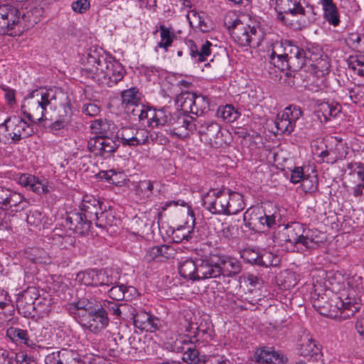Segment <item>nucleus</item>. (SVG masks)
Here are the masks:
<instances>
[{"mask_svg":"<svg viewBox=\"0 0 364 364\" xmlns=\"http://www.w3.org/2000/svg\"><path fill=\"white\" fill-rule=\"evenodd\" d=\"M245 227L254 231L264 229V212L259 208H250L243 215Z\"/></svg>","mask_w":364,"mask_h":364,"instance_id":"4be33fe9","label":"nucleus"},{"mask_svg":"<svg viewBox=\"0 0 364 364\" xmlns=\"http://www.w3.org/2000/svg\"><path fill=\"white\" fill-rule=\"evenodd\" d=\"M208 109V99L204 96L196 95L195 94L193 104V112H191V113L196 114V116H199Z\"/></svg>","mask_w":364,"mask_h":364,"instance_id":"09e8293b","label":"nucleus"},{"mask_svg":"<svg viewBox=\"0 0 364 364\" xmlns=\"http://www.w3.org/2000/svg\"><path fill=\"white\" fill-rule=\"evenodd\" d=\"M20 12L15 7L9 5L0 6V33L13 30L20 20Z\"/></svg>","mask_w":364,"mask_h":364,"instance_id":"f3484780","label":"nucleus"},{"mask_svg":"<svg viewBox=\"0 0 364 364\" xmlns=\"http://www.w3.org/2000/svg\"><path fill=\"white\" fill-rule=\"evenodd\" d=\"M331 302L335 303V306L341 311H348L347 316H352L359 309V304L357 303L351 302L350 301H343L342 300H338L336 301L331 300Z\"/></svg>","mask_w":364,"mask_h":364,"instance_id":"3c124183","label":"nucleus"},{"mask_svg":"<svg viewBox=\"0 0 364 364\" xmlns=\"http://www.w3.org/2000/svg\"><path fill=\"white\" fill-rule=\"evenodd\" d=\"M100 305L105 312H107V314H111L119 317H121L123 314L134 311V308L126 303L119 304L117 301L105 300Z\"/></svg>","mask_w":364,"mask_h":364,"instance_id":"c756f323","label":"nucleus"},{"mask_svg":"<svg viewBox=\"0 0 364 364\" xmlns=\"http://www.w3.org/2000/svg\"><path fill=\"white\" fill-rule=\"evenodd\" d=\"M121 97L122 104L124 106V109H126L127 107L141 101L139 90L136 87H132L122 91L121 93Z\"/></svg>","mask_w":364,"mask_h":364,"instance_id":"37998d69","label":"nucleus"},{"mask_svg":"<svg viewBox=\"0 0 364 364\" xmlns=\"http://www.w3.org/2000/svg\"><path fill=\"white\" fill-rule=\"evenodd\" d=\"M101 151L98 152L100 156L107 157L114 153L119 147L118 141L113 139L109 136L102 138Z\"/></svg>","mask_w":364,"mask_h":364,"instance_id":"49530a36","label":"nucleus"},{"mask_svg":"<svg viewBox=\"0 0 364 364\" xmlns=\"http://www.w3.org/2000/svg\"><path fill=\"white\" fill-rule=\"evenodd\" d=\"M227 215L237 214L245 208L243 196L241 193L227 189Z\"/></svg>","mask_w":364,"mask_h":364,"instance_id":"7c9ffc66","label":"nucleus"},{"mask_svg":"<svg viewBox=\"0 0 364 364\" xmlns=\"http://www.w3.org/2000/svg\"><path fill=\"white\" fill-rule=\"evenodd\" d=\"M217 114L226 122H232L240 116V113L232 105L220 107Z\"/></svg>","mask_w":364,"mask_h":364,"instance_id":"a18cd8bd","label":"nucleus"},{"mask_svg":"<svg viewBox=\"0 0 364 364\" xmlns=\"http://www.w3.org/2000/svg\"><path fill=\"white\" fill-rule=\"evenodd\" d=\"M154 189V182L149 180L141 181L136 188V192L139 194L143 193L146 198H149L152 195Z\"/></svg>","mask_w":364,"mask_h":364,"instance_id":"13d9d810","label":"nucleus"},{"mask_svg":"<svg viewBox=\"0 0 364 364\" xmlns=\"http://www.w3.org/2000/svg\"><path fill=\"white\" fill-rule=\"evenodd\" d=\"M45 252L36 248H31L25 252L26 257L35 264L46 263Z\"/></svg>","mask_w":364,"mask_h":364,"instance_id":"603ef678","label":"nucleus"},{"mask_svg":"<svg viewBox=\"0 0 364 364\" xmlns=\"http://www.w3.org/2000/svg\"><path fill=\"white\" fill-rule=\"evenodd\" d=\"M57 100V95L53 90H35L24 98L21 105L23 114L28 119L33 127L44 120L46 107Z\"/></svg>","mask_w":364,"mask_h":364,"instance_id":"f03ea898","label":"nucleus"},{"mask_svg":"<svg viewBox=\"0 0 364 364\" xmlns=\"http://www.w3.org/2000/svg\"><path fill=\"white\" fill-rule=\"evenodd\" d=\"M303 246L306 250H315L326 240L324 234L316 229L310 230L305 228Z\"/></svg>","mask_w":364,"mask_h":364,"instance_id":"c85d7f7f","label":"nucleus"},{"mask_svg":"<svg viewBox=\"0 0 364 364\" xmlns=\"http://www.w3.org/2000/svg\"><path fill=\"white\" fill-rule=\"evenodd\" d=\"M28 202L23 196L11 189L0 187V208H11L14 212H19L27 208Z\"/></svg>","mask_w":364,"mask_h":364,"instance_id":"9b49d317","label":"nucleus"},{"mask_svg":"<svg viewBox=\"0 0 364 364\" xmlns=\"http://www.w3.org/2000/svg\"><path fill=\"white\" fill-rule=\"evenodd\" d=\"M65 222L70 230L80 235L87 234L92 224L80 210L76 209L66 213Z\"/></svg>","mask_w":364,"mask_h":364,"instance_id":"2eb2a0df","label":"nucleus"},{"mask_svg":"<svg viewBox=\"0 0 364 364\" xmlns=\"http://www.w3.org/2000/svg\"><path fill=\"white\" fill-rule=\"evenodd\" d=\"M302 190L305 193H314L318 190V178L316 176H305L301 184Z\"/></svg>","mask_w":364,"mask_h":364,"instance_id":"864d4df0","label":"nucleus"},{"mask_svg":"<svg viewBox=\"0 0 364 364\" xmlns=\"http://www.w3.org/2000/svg\"><path fill=\"white\" fill-rule=\"evenodd\" d=\"M80 322L82 326L90 332L97 334L107 327L109 318L107 316V312H105L101 306L99 305L95 310H92V312L82 315Z\"/></svg>","mask_w":364,"mask_h":364,"instance_id":"1a4fd4ad","label":"nucleus"},{"mask_svg":"<svg viewBox=\"0 0 364 364\" xmlns=\"http://www.w3.org/2000/svg\"><path fill=\"white\" fill-rule=\"evenodd\" d=\"M116 219L112 213L102 210L100 216L95 222V225L102 230H107L108 227L115 225Z\"/></svg>","mask_w":364,"mask_h":364,"instance_id":"de8ad7c7","label":"nucleus"},{"mask_svg":"<svg viewBox=\"0 0 364 364\" xmlns=\"http://www.w3.org/2000/svg\"><path fill=\"white\" fill-rule=\"evenodd\" d=\"M102 136H96L87 141V149L96 156H100L98 152L101 151Z\"/></svg>","mask_w":364,"mask_h":364,"instance_id":"e2e57ef3","label":"nucleus"},{"mask_svg":"<svg viewBox=\"0 0 364 364\" xmlns=\"http://www.w3.org/2000/svg\"><path fill=\"white\" fill-rule=\"evenodd\" d=\"M257 362H264L272 363L274 357V351L264 348L259 349L255 353Z\"/></svg>","mask_w":364,"mask_h":364,"instance_id":"6e6d98bb","label":"nucleus"},{"mask_svg":"<svg viewBox=\"0 0 364 364\" xmlns=\"http://www.w3.org/2000/svg\"><path fill=\"white\" fill-rule=\"evenodd\" d=\"M320 4L323 11V18L331 25L337 26L339 25L340 14L336 4L333 0H320Z\"/></svg>","mask_w":364,"mask_h":364,"instance_id":"bb28decb","label":"nucleus"},{"mask_svg":"<svg viewBox=\"0 0 364 364\" xmlns=\"http://www.w3.org/2000/svg\"><path fill=\"white\" fill-rule=\"evenodd\" d=\"M305 227L299 223H294L284 229V240L294 245H302L304 239Z\"/></svg>","mask_w":364,"mask_h":364,"instance_id":"393cba45","label":"nucleus"},{"mask_svg":"<svg viewBox=\"0 0 364 364\" xmlns=\"http://www.w3.org/2000/svg\"><path fill=\"white\" fill-rule=\"evenodd\" d=\"M349 175L357 178L358 183L353 188V194L355 198L363 196L364 189V166L360 163H349L346 166Z\"/></svg>","mask_w":364,"mask_h":364,"instance_id":"b1692460","label":"nucleus"},{"mask_svg":"<svg viewBox=\"0 0 364 364\" xmlns=\"http://www.w3.org/2000/svg\"><path fill=\"white\" fill-rule=\"evenodd\" d=\"M129 314L133 318L134 326L141 331L155 332L161 326V321L146 311H138L134 308V311Z\"/></svg>","mask_w":364,"mask_h":364,"instance_id":"4468645a","label":"nucleus"},{"mask_svg":"<svg viewBox=\"0 0 364 364\" xmlns=\"http://www.w3.org/2000/svg\"><path fill=\"white\" fill-rule=\"evenodd\" d=\"M227 189L210 190L203 197V205L212 214L227 215Z\"/></svg>","mask_w":364,"mask_h":364,"instance_id":"6e6552de","label":"nucleus"},{"mask_svg":"<svg viewBox=\"0 0 364 364\" xmlns=\"http://www.w3.org/2000/svg\"><path fill=\"white\" fill-rule=\"evenodd\" d=\"M53 239L58 242L62 249H68L73 246L75 242V237L70 235H58L57 237H54Z\"/></svg>","mask_w":364,"mask_h":364,"instance_id":"0e129e2a","label":"nucleus"},{"mask_svg":"<svg viewBox=\"0 0 364 364\" xmlns=\"http://www.w3.org/2000/svg\"><path fill=\"white\" fill-rule=\"evenodd\" d=\"M178 271L181 277L193 281L196 280L197 259H186L178 266Z\"/></svg>","mask_w":364,"mask_h":364,"instance_id":"e433bc0d","label":"nucleus"},{"mask_svg":"<svg viewBox=\"0 0 364 364\" xmlns=\"http://www.w3.org/2000/svg\"><path fill=\"white\" fill-rule=\"evenodd\" d=\"M50 105L53 107L54 110L50 116L52 122L48 125V128L53 133L60 130L68 129L73 117L70 97L68 95L60 93V95H57V100L53 101Z\"/></svg>","mask_w":364,"mask_h":364,"instance_id":"39448f33","label":"nucleus"},{"mask_svg":"<svg viewBox=\"0 0 364 364\" xmlns=\"http://www.w3.org/2000/svg\"><path fill=\"white\" fill-rule=\"evenodd\" d=\"M45 362L46 364H84L80 354L66 348L47 355Z\"/></svg>","mask_w":364,"mask_h":364,"instance_id":"dca6fc26","label":"nucleus"},{"mask_svg":"<svg viewBox=\"0 0 364 364\" xmlns=\"http://www.w3.org/2000/svg\"><path fill=\"white\" fill-rule=\"evenodd\" d=\"M190 46V55L192 58H198V62H204L207 60V57L211 54L210 47L212 43L209 41H206L205 43L200 45L198 47L193 41H189Z\"/></svg>","mask_w":364,"mask_h":364,"instance_id":"2f4dec72","label":"nucleus"},{"mask_svg":"<svg viewBox=\"0 0 364 364\" xmlns=\"http://www.w3.org/2000/svg\"><path fill=\"white\" fill-rule=\"evenodd\" d=\"M200 333H205V331L197 328V332L195 333L193 337H190L188 335H177L174 340L173 338H171L170 341L166 343V347L172 352H184L188 346H193V343L198 341V338L200 337Z\"/></svg>","mask_w":364,"mask_h":364,"instance_id":"aec40b11","label":"nucleus"},{"mask_svg":"<svg viewBox=\"0 0 364 364\" xmlns=\"http://www.w3.org/2000/svg\"><path fill=\"white\" fill-rule=\"evenodd\" d=\"M350 98L353 102L357 103L358 101L364 99V85L358 86L349 90Z\"/></svg>","mask_w":364,"mask_h":364,"instance_id":"69168bd1","label":"nucleus"},{"mask_svg":"<svg viewBox=\"0 0 364 364\" xmlns=\"http://www.w3.org/2000/svg\"><path fill=\"white\" fill-rule=\"evenodd\" d=\"M135 130L136 127H122L116 134L118 142H121L124 146H132L134 144Z\"/></svg>","mask_w":364,"mask_h":364,"instance_id":"a19ab883","label":"nucleus"},{"mask_svg":"<svg viewBox=\"0 0 364 364\" xmlns=\"http://www.w3.org/2000/svg\"><path fill=\"white\" fill-rule=\"evenodd\" d=\"M149 133L147 129L136 127L133 146L145 144L148 142Z\"/></svg>","mask_w":364,"mask_h":364,"instance_id":"052dcab7","label":"nucleus"},{"mask_svg":"<svg viewBox=\"0 0 364 364\" xmlns=\"http://www.w3.org/2000/svg\"><path fill=\"white\" fill-rule=\"evenodd\" d=\"M161 41L158 43V46L164 48L167 50L168 47L171 46L173 42V38L175 37L173 33H171L170 29L166 28L164 25L159 26Z\"/></svg>","mask_w":364,"mask_h":364,"instance_id":"8fccbe9b","label":"nucleus"},{"mask_svg":"<svg viewBox=\"0 0 364 364\" xmlns=\"http://www.w3.org/2000/svg\"><path fill=\"white\" fill-rule=\"evenodd\" d=\"M240 254L241 258L247 263L266 267L272 264L269 261L266 259L269 255H262L255 250L245 248L240 251Z\"/></svg>","mask_w":364,"mask_h":364,"instance_id":"cd10ccee","label":"nucleus"},{"mask_svg":"<svg viewBox=\"0 0 364 364\" xmlns=\"http://www.w3.org/2000/svg\"><path fill=\"white\" fill-rule=\"evenodd\" d=\"M129 291H135L136 289L132 287H126L125 285H112L109 289H107L109 296L111 299L115 301L128 300L132 292L129 295H127Z\"/></svg>","mask_w":364,"mask_h":364,"instance_id":"58836bf2","label":"nucleus"},{"mask_svg":"<svg viewBox=\"0 0 364 364\" xmlns=\"http://www.w3.org/2000/svg\"><path fill=\"white\" fill-rule=\"evenodd\" d=\"M218 259L220 275L233 277L241 272L242 265L237 259L218 255Z\"/></svg>","mask_w":364,"mask_h":364,"instance_id":"5701e85b","label":"nucleus"},{"mask_svg":"<svg viewBox=\"0 0 364 364\" xmlns=\"http://www.w3.org/2000/svg\"><path fill=\"white\" fill-rule=\"evenodd\" d=\"M173 115L168 113L164 109L156 110V127L159 125H170L173 123Z\"/></svg>","mask_w":364,"mask_h":364,"instance_id":"5fc2aeb1","label":"nucleus"},{"mask_svg":"<svg viewBox=\"0 0 364 364\" xmlns=\"http://www.w3.org/2000/svg\"><path fill=\"white\" fill-rule=\"evenodd\" d=\"M6 336L14 342H20L29 346V337L26 330L10 327L6 330Z\"/></svg>","mask_w":364,"mask_h":364,"instance_id":"c03bdc74","label":"nucleus"},{"mask_svg":"<svg viewBox=\"0 0 364 364\" xmlns=\"http://www.w3.org/2000/svg\"><path fill=\"white\" fill-rule=\"evenodd\" d=\"M341 105L336 102H322L318 105L317 116L322 121L327 122L331 117H336L341 112Z\"/></svg>","mask_w":364,"mask_h":364,"instance_id":"a878e982","label":"nucleus"},{"mask_svg":"<svg viewBox=\"0 0 364 364\" xmlns=\"http://www.w3.org/2000/svg\"><path fill=\"white\" fill-rule=\"evenodd\" d=\"M81 60L82 75L100 85L112 87L124 76V68L119 62L100 55L96 50L87 52Z\"/></svg>","mask_w":364,"mask_h":364,"instance_id":"f257e3e1","label":"nucleus"},{"mask_svg":"<svg viewBox=\"0 0 364 364\" xmlns=\"http://www.w3.org/2000/svg\"><path fill=\"white\" fill-rule=\"evenodd\" d=\"M247 25L240 22L237 26L231 31L230 35L241 46H249V37L247 34Z\"/></svg>","mask_w":364,"mask_h":364,"instance_id":"79ce46f5","label":"nucleus"},{"mask_svg":"<svg viewBox=\"0 0 364 364\" xmlns=\"http://www.w3.org/2000/svg\"><path fill=\"white\" fill-rule=\"evenodd\" d=\"M218 255L197 259L196 280L217 278L220 276Z\"/></svg>","mask_w":364,"mask_h":364,"instance_id":"f8f14e48","label":"nucleus"},{"mask_svg":"<svg viewBox=\"0 0 364 364\" xmlns=\"http://www.w3.org/2000/svg\"><path fill=\"white\" fill-rule=\"evenodd\" d=\"M299 354L304 357L317 356L321 353V349L317 346L316 341L309 338H304L298 348Z\"/></svg>","mask_w":364,"mask_h":364,"instance_id":"f704fd0d","label":"nucleus"},{"mask_svg":"<svg viewBox=\"0 0 364 364\" xmlns=\"http://www.w3.org/2000/svg\"><path fill=\"white\" fill-rule=\"evenodd\" d=\"M85 284L93 287H101V291H107L110 286L117 284L119 277L118 274L111 270L92 271L82 274Z\"/></svg>","mask_w":364,"mask_h":364,"instance_id":"0eeeda50","label":"nucleus"},{"mask_svg":"<svg viewBox=\"0 0 364 364\" xmlns=\"http://www.w3.org/2000/svg\"><path fill=\"white\" fill-rule=\"evenodd\" d=\"M39 298L38 289L34 287H29L19 296L17 301L18 310H22L25 316H31L36 310L35 302Z\"/></svg>","mask_w":364,"mask_h":364,"instance_id":"6ab92c4d","label":"nucleus"},{"mask_svg":"<svg viewBox=\"0 0 364 364\" xmlns=\"http://www.w3.org/2000/svg\"><path fill=\"white\" fill-rule=\"evenodd\" d=\"M182 359L188 364H202L206 362V356L200 355L194 343L193 346H188L183 352Z\"/></svg>","mask_w":364,"mask_h":364,"instance_id":"4c0bfd02","label":"nucleus"},{"mask_svg":"<svg viewBox=\"0 0 364 364\" xmlns=\"http://www.w3.org/2000/svg\"><path fill=\"white\" fill-rule=\"evenodd\" d=\"M284 51L283 53H277L273 50L269 56L270 63L282 70L298 71L309 60L308 55L310 51L305 50L291 42H288Z\"/></svg>","mask_w":364,"mask_h":364,"instance_id":"7ed1b4c3","label":"nucleus"},{"mask_svg":"<svg viewBox=\"0 0 364 364\" xmlns=\"http://www.w3.org/2000/svg\"><path fill=\"white\" fill-rule=\"evenodd\" d=\"M35 132L32 123H28L18 116L9 117L0 124V141L17 144L22 139L33 136Z\"/></svg>","mask_w":364,"mask_h":364,"instance_id":"20e7f679","label":"nucleus"},{"mask_svg":"<svg viewBox=\"0 0 364 364\" xmlns=\"http://www.w3.org/2000/svg\"><path fill=\"white\" fill-rule=\"evenodd\" d=\"M99 305L100 303L95 299L84 296L79 298L76 301L68 304L67 310L70 314L78 318L80 321L82 315L92 312V310H95Z\"/></svg>","mask_w":364,"mask_h":364,"instance_id":"a211bd4d","label":"nucleus"},{"mask_svg":"<svg viewBox=\"0 0 364 364\" xmlns=\"http://www.w3.org/2000/svg\"><path fill=\"white\" fill-rule=\"evenodd\" d=\"M278 5L285 14L292 16L305 15V9L301 4L300 0H277Z\"/></svg>","mask_w":364,"mask_h":364,"instance_id":"72a5a7b5","label":"nucleus"},{"mask_svg":"<svg viewBox=\"0 0 364 364\" xmlns=\"http://www.w3.org/2000/svg\"><path fill=\"white\" fill-rule=\"evenodd\" d=\"M82 111L87 116L96 117L100 112V108L95 103H87L83 105Z\"/></svg>","mask_w":364,"mask_h":364,"instance_id":"338daca9","label":"nucleus"},{"mask_svg":"<svg viewBox=\"0 0 364 364\" xmlns=\"http://www.w3.org/2000/svg\"><path fill=\"white\" fill-rule=\"evenodd\" d=\"M197 118L188 114L177 113L173 114V121L170 125L173 126L170 134L177 138H183L188 134V132H193L196 129Z\"/></svg>","mask_w":364,"mask_h":364,"instance_id":"ddd939ff","label":"nucleus"},{"mask_svg":"<svg viewBox=\"0 0 364 364\" xmlns=\"http://www.w3.org/2000/svg\"><path fill=\"white\" fill-rule=\"evenodd\" d=\"M349 68L357 71V73L364 77V55L356 56L355 59L349 63Z\"/></svg>","mask_w":364,"mask_h":364,"instance_id":"680f3d73","label":"nucleus"},{"mask_svg":"<svg viewBox=\"0 0 364 364\" xmlns=\"http://www.w3.org/2000/svg\"><path fill=\"white\" fill-rule=\"evenodd\" d=\"M79 210L92 223L96 221L102 212V203L92 196H85Z\"/></svg>","mask_w":364,"mask_h":364,"instance_id":"412c9836","label":"nucleus"},{"mask_svg":"<svg viewBox=\"0 0 364 364\" xmlns=\"http://www.w3.org/2000/svg\"><path fill=\"white\" fill-rule=\"evenodd\" d=\"M192 232L187 227H180L173 232V238L176 242H181L183 240H188L191 238Z\"/></svg>","mask_w":364,"mask_h":364,"instance_id":"4d7b16f0","label":"nucleus"},{"mask_svg":"<svg viewBox=\"0 0 364 364\" xmlns=\"http://www.w3.org/2000/svg\"><path fill=\"white\" fill-rule=\"evenodd\" d=\"M114 124L107 119H98L92 122L90 129L92 132L99 136H109L112 134V129L114 128Z\"/></svg>","mask_w":364,"mask_h":364,"instance_id":"c9c22d12","label":"nucleus"},{"mask_svg":"<svg viewBox=\"0 0 364 364\" xmlns=\"http://www.w3.org/2000/svg\"><path fill=\"white\" fill-rule=\"evenodd\" d=\"M195 97V93L190 92H182L180 93L176 100V105L181 107V110L186 114V113H191L193 112V104Z\"/></svg>","mask_w":364,"mask_h":364,"instance_id":"ea45409f","label":"nucleus"},{"mask_svg":"<svg viewBox=\"0 0 364 364\" xmlns=\"http://www.w3.org/2000/svg\"><path fill=\"white\" fill-rule=\"evenodd\" d=\"M223 228L220 232V237L228 241L234 237V226L230 224L222 223Z\"/></svg>","mask_w":364,"mask_h":364,"instance_id":"774afa93","label":"nucleus"},{"mask_svg":"<svg viewBox=\"0 0 364 364\" xmlns=\"http://www.w3.org/2000/svg\"><path fill=\"white\" fill-rule=\"evenodd\" d=\"M195 131H197L201 141L212 147L218 148L224 143L221 127L214 121L197 118Z\"/></svg>","mask_w":364,"mask_h":364,"instance_id":"423d86ee","label":"nucleus"},{"mask_svg":"<svg viewBox=\"0 0 364 364\" xmlns=\"http://www.w3.org/2000/svg\"><path fill=\"white\" fill-rule=\"evenodd\" d=\"M143 109H144V105L139 101L138 103L127 107L125 111L132 119L137 120L140 114H142Z\"/></svg>","mask_w":364,"mask_h":364,"instance_id":"bf43d9fd","label":"nucleus"},{"mask_svg":"<svg viewBox=\"0 0 364 364\" xmlns=\"http://www.w3.org/2000/svg\"><path fill=\"white\" fill-rule=\"evenodd\" d=\"M300 108L290 105L284 110L278 113L275 119V126L282 134H290L295 127L296 122L301 116Z\"/></svg>","mask_w":364,"mask_h":364,"instance_id":"9d476101","label":"nucleus"},{"mask_svg":"<svg viewBox=\"0 0 364 364\" xmlns=\"http://www.w3.org/2000/svg\"><path fill=\"white\" fill-rule=\"evenodd\" d=\"M171 250V247L166 245L154 246L146 251L144 259L149 263L160 257L168 259L171 256V253L169 252Z\"/></svg>","mask_w":364,"mask_h":364,"instance_id":"473e14b6","label":"nucleus"}]
</instances>
